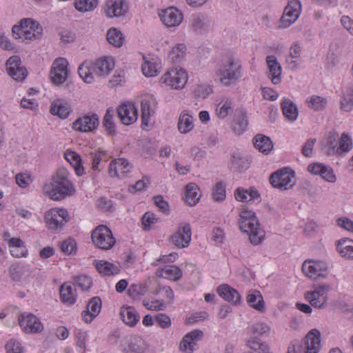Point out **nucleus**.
I'll return each mask as SVG.
<instances>
[{
	"label": "nucleus",
	"instance_id": "nucleus-1",
	"mask_svg": "<svg viewBox=\"0 0 353 353\" xmlns=\"http://www.w3.org/2000/svg\"><path fill=\"white\" fill-rule=\"evenodd\" d=\"M68 176L69 172L65 168H59L53 178V182L43 185V193L55 201L72 195L75 192V189Z\"/></svg>",
	"mask_w": 353,
	"mask_h": 353
},
{
	"label": "nucleus",
	"instance_id": "nucleus-2",
	"mask_svg": "<svg viewBox=\"0 0 353 353\" xmlns=\"http://www.w3.org/2000/svg\"><path fill=\"white\" fill-rule=\"evenodd\" d=\"M239 225L240 230L249 234L250 243L254 245L260 244L265 238V232L261 228L255 213L245 205L239 209Z\"/></svg>",
	"mask_w": 353,
	"mask_h": 353
},
{
	"label": "nucleus",
	"instance_id": "nucleus-3",
	"mask_svg": "<svg viewBox=\"0 0 353 353\" xmlns=\"http://www.w3.org/2000/svg\"><path fill=\"white\" fill-rule=\"evenodd\" d=\"M114 68V59L111 57H102L94 63L85 61L78 68L80 77L87 83L94 81V76L106 77Z\"/></svg>",
	"mask_w": 353,
	"mask_h": 353
},
{
	"label": "nucleus",
	"instance_id": "nucleus-4",
	"mask_svg": "<svg viewBox=\"0 0 353 353\" xmlns=\"http://www.w3.org/2000/svg\"><path fill=\"white\" fill-rule=\"evenodd\" d=\"M241 75V61L232 56L223 60L215 72L216 80L224 86L234 85Z\"/></svg>",
	"mask_w": 353,
	"mask_h": 353
},
{
	"label": "nucleus",
	"instance_id": "nucleus-5",
	"mask_svg": "<svg viewBox=\"0 0 353 353\" xmlns=\"http://www.w3.org/2000/svg\"><path fill=\"white\" fill-rule=\"evenodd\" d=\"M320 338V332L316 329H312L306 334L303 343L297 339L292 341L288 346V352L299 353L305 349V353H318L321 347Z\"/></svg>",
	"mask_w": 353,
	"mask_h": 353
},
{
	"label": "nucleus",
	"instance_id": "nucleus-6",
	"mask_svg": "<svg viewBox=\"0 0 353 353\" xmlns=\"http://www.w3.org/2000/svg\"><path fill=\"white\" fill-rule=\"evenodd\" d=\"M320 338V332L316 329H312L306 334L303 343L297 339L292 341L288 346V352L299 353L305 349V353H318L321 347Z\"/></svg>",
	"mask_w": 353,
	"mask_h": 353
},
{
	"label": "nucleus",
	"instance_id": "nucleus-7",
	"mask_svg": "<svg viewBox=\"0 0 353 353\" xmlns=\"http://www.w3.org/2000/svg\"><path fill=\"white\" fill-rule=\"evenodd\" d=\"M272 185L281 190L292 188L296 183L294 172L288 168H284L274 173L270 177Z\"/></svg>",
	"mask_w": 353,
	"mask_h": 353
},
{
	"label": "nucleus",
	"instance_id": "nucleus-8",
	"mask_svg": "<svg viewBox=\"0 0 353 353\" xmlns=\"http://www.w3.org/2000/svg\"><path fill=\"white\" fill-rule=\"evenodd\" d=\"M93 243L101 250H109L115 244L116 240L112 231L105 225L97 226L92 233Z\"/></svg>",
	"mask_w": 353,
	"mask_h": 353
},
{
	"label": "nucleus",
	"instance_id": "nucleus-9",
	"mask_svg": "<svg viewBox=\"0 0 353 353\" xmlns=\"http://www.w3.org/2000/svg\"><path fill=\"white\" fill-rule=\"evenodd\" d=\"M331 290V286L327 283L316 285L313 291L307 292L305 297L312 306L316 308H323L327 301V293Z\"/></svg>",
	"mask_w": 353,
	"mask_h": 353
},
{
	"label": "nucleus",
	"instance_id": "nucleus-10",
	"mask_svg": "<svg viewBox=\"0 0 353 353\" xmlns=\"http://www.w3.org/2000/svg\"><path fill=\"white\" fill-rule=\"evenodd\" d=\"M161 80L172 89H182L188 81V74L182 68H174L165 73Z\"/></svg>",
	"mask_w": 353,
	"mask_h": 353
},
{
	"label": "nucleus",
	"instance_id": "nucleus-11",
	"mask_svg": "<svg viewBox=\"0 0 353 353\" xmlns=\"http://www.w3.org/2000/svg\"><path fill=\"white\" fill-rule=\"evenodd\" d=\"M69 219L68 213L63 208H52L45 214L47 226L52 230L61 229Z\"/></svg>",
	"mask_w": 353,
	"mask_h": 353
},
{
	"label": "nucleus",
	"instance_id": "nucleus-12",
	"mask_svg": "<svg viewBox=\"0 0 353 353\" xmlns=\"http://www.w3.org/2000/svg\"><path fill=\"white\" fill-rule=\"evenodd\" d=\"M192 230L188 223H179L176 231L170 237V242L179 249L187 248L191 241Z\"/></svg>",
	"mask_w": 353,
	"mask_h": 353
},
{
	"label": "nucleus",
	"instance_id": "nucleus-13",
	"mask_svg": "<svg viewBox=\"0 0 353 353\" xmlns=\"http://www.w3.org/2000/svg\"><path fill=\"white\" fill-rule=\"evenodd\" d=\"M301 12V3L299 0H288L280 20L281 28H288L299 17Z\"/></svg>",
	"mask_w": 353,
	"mask_h": 353
},
{
	"label": "nucleus",
	"instance_id": "nucleus-14",
	"mask_svg": "<svg viewBox=\"0 0 353 353\" xmlns=\"http://www.w3.org/2000/svg\"><path fill=\"white\" fill-rule=\"evenodd\" d=\"M305 275L311 279L325 278L327 275V265L323 261H305L302 265Z\"/></svg>",
	"mask_w": 353,
	"mask_h": 353
},
{
	"label": "nucleus",
	"instance_id": "nucleus-15",
	"mask_svg": "<svg viewBox=\"0 0 353 353\" xmlns=\"http://www.w3.org/2000/svg\"><path fill=\"white\" fill-rule=\"evenodd\" d=\"M19 324L23 331L27 334L41 332L43 330V324L38 317L28 312H23L19 316Z\"/></svg>",
	"mask_w": 353,
	"mask_h": 353
},
{
	"label": "nucleus",
	"instance_id": "nucleus-16",
	"mask_svg": "<svg viewBox=\"0 0 353 353\" xmlns=\"http://www.w3.org/2000/svg\"><path fill=\"white\" fill-rule=\"evenodd\" d=\"M68 62L65 58H58L52 63L50 79L57 85L62 84L68 78Z\"/></svg>",
	"mask_w": 353,
	"mask_h": 353
},
{
	"label": "nucleus",
	"instance_id": "nucleus-17",
	"mask_svg": "<svg viewBox=\"0 0 353 353\" xmlns=\"http://www.w3.org/2000/svg\"><path fill=\"white\" fill-rule=\"evenodd\" d=\"M163 23L168 28L179 26L183 19L182 12L174 7H170L159 13Z\"/></svg>",
	"mask_w": 353,
	"mask_h": 353
},
{
	"label": "nucleus",
	"instance_id": "nucleus-18",
	"mask_svg": "<svg viewBox=\"0 0 353 353\" xmlns=\"http://www.w3.org/2000/svg\"><path fill=\"white\" fill-rule=\"evenodd\" d=\"M103 10L108 17H119L125 14L128 6L124 0H106Z\"/></svg>",
	"mask_w": 353,
	"mask_h": 353
},
{
	"label": "nucleus",
	"instance_id": "nucleus-19",
	"mask_svg": "<svg viewBox=\"0 0 353 353\" xmlns=\"http://www.w3.org/2000/svg\"><path fill=\"white\" fill-rule=\"evenodd\" d=\"M99 125V117L97 114L85 115L79 118L72 123V128L75 130L88 132L96 129Z\"/></svg>",
	"mask_w": 353,
	"mask_h": 353
},
{
	"label": "nucleus",
	"instance_id": "nucleus-20",
	"mask_svg": "<svg viewBox=\"0 0 353 353\" xmlns=\"http://www.w3.org/2000/svg\"><path fill=\"white\" fill-rule=\"evenodd\" d=\"M123 351L125 353H150L146 341L138 336H130L126 340Z\"/></svg>",
	"mask_w": 353,
	"mask_h": 353
},
{
	"label": "nucleus",
	"instance_id": "nucleus-21",
	"mask_svg": "<svg viewBox=\"0 0 353 353\" xmlns=\"http://www.w3.org/2000/svg\"><path fill=\"white\" fill-rule=\"evenodd\" d=\"M203 333L199 330H194L186 334L180 342L179 348L182 352L191 353L195 349L197 341L202 339Z\"/></svg>",
	"mask_w": 353,
	"mask_h": 353
},
{
	"label": "nucleus",
	"instance_id": "nucleus-22",
	"mask_svg": "<svg viewBox=\"0 0 353 353\" xmlns=\"http://www.w3.org/2000/svg\"><path fill=\"white\" fill-rule=\"evenodd\" d=\"M117 114L121 121L124 125H130L134 123L138 118L137 108L133 103H123L117 109Z\"/></svg>",
	"mask_w": 353,
	"mask_h": 353
},
{
	"label": "nucleus",
	"instance_id": "nucleus-23",
	"mask_svg": "<svg viewBox=\"0 0 353 353\" xmlns=\"http://www.w3.org/2000/svg\"><path fill=\"white\" fill-rule=\"evenodd\" d=\"M132 166L128 160L121 158L110 162L108 172L112 177L123 178L130 172Z\"/></svg>",
	"mask_w": 353,
	"mask_h": 353
},
{
	"label": "nucleus",
	"instance_id": "nucleus-24",
	"mask_svg": "<svg viewBox=\"0 0 353 353\" xmlns=\"http://www.w3.org/2000/svg\"><path fill=\"white\" fill-rule=\"evenodd\" d=\"M269 75L272 83L277 85L281 82L282 68L275 55H268L265 58Z\"/></svg>",
	"mask_w": 353,
	"mask_h": 353
},
{
	"label": "nucleus",
	"instance_id": "nucleus-25",
	"mask_svg": "<svg viewBox=\"0 0 353 353\" xmlns=\"http://www.w3.org/2000/svg\"><path fill=\"white\" fill-rule=\"evenodd\" d=\"M248 124L247 113L243 109H237L235 111L234 119L231 124L233 132L240 135L246 130Z\"/></svg>",
	"mask_w": 353,
	"mask_h": 353
},
{
	"label": "nucleus",
	"instance_id": "nucleus-26",
	"mask_svg": "<svg viewBox=\"0 0 353 353\" xmlns=\"http://www.w3.org/2000/svg\"><path fill=\"white\" fill-rule=\"evenodd\" d=\"M307 169L310 172L320 175L327 182L334 183L336 181V176L334 174L332 169L329 166L316 163L309 165Z\"/></svg>",
	"mask_w": 353,
	"mask_h": 353
},
{
	"label": "nucleus",
	"instance_id": "nucleus-27",
	"mask_svg": "<svg viewBox=\"0 0 353 353\" xmlns=\"http://www.w3.org/2000/svg\"><path fill=\"white\" fill-rule=\"evenodd\" d=\"M210 26V20L203 14H194L190 19L191 29L198 34H205Z\"/></svg>",
	"mask_w": 353,
	"mask_h": 353
},
{
	"label": "nucleus",
	"instance_id": "nucleus-28",
	"mask_svg": "<svg viewBox=\"0 0 353 353\" xmlns=\"http://www.w3.org/2000/svg\"><path fill=\"white\" fill-rule=\"evenodd\" d=\"M119 315L123 322L130 327L135 326L140 319L139 313L132 306L123 305Z\"/></svg>",
	"mask_w": 353,
	"mask_h": 353
},
{
	"label": "nucleus",
	"instance_id": "nucleus-29",
	"mask_svg": "<svg viewBox=\"0 0 353 353\" xmlns=\"http://www.w3.org/2000/svg\"><path fill=\"white\" fill-rule=\"evenodd\" d=\"M339 144V134L336 131H331L327 137L322 141V150L329 156L337 155V146Z\"/></svg>",
	"mask_w": 353,
	"mask_h": 353
},
{
	"label": "nucleus",
	"instance_id": "nucleus-30",
	"mask_svg": "<svg viewBox=\"0 0 353 353\" xmlns=\"http://www.w3.org/2000/svg\"><path fill=\"white\" fill-rule=\"evenodd\" d=\"M235 199L241 202L261 201V196L258 190L254 188L248 190L243 188H238L234 192Z\"/></svg>",
	"mask_w": 353,
	"mask_h": 353
},
{
	"label": "nucleus",
	"instance_id": "nucleus-31",
	"mask_svg": "<svg viewBox=\"0 0 353 353\" xmlns=\"http://www.w3.org/2000/svg\"><path fill=\"white\" fill-rule=\"evenodd\" d=\"M217 293L224 300L238 305L241 303L239 293L228 284H222L217 288Z\"/></svg>",
	"mask_w": 353,
	"mask_h": 353
},
{
	"label": "nucleus",
	"instance_id": "nucleus-32",
	"mask_svg": "<svg viewBox=\"0 0 353 353\" xmlns=\"http://www.w3.org/2000/svg\"><path fill=\"white\" fill-rule=\"evenodd\" d=\"M71 112V107L68 101L63 99H56L51 103L50 113L59 118L66 119Z\"/></svg>",
	"mask_w": 353,
	"mask_h": 353
},
{
	"label": "nucleus",
	"instance_id": "nucleus-33",
	"mask_svg": "<svg viewBox=\"0 0 353 353\" xmlns=\"http://www.w3.org/2000/svg\"><path fill=\"white\" fill-rule=\"evenodd\" d=\"M22 24L26 26V32L30 33V38H23V41H32L33 39H39L41 37L43 33V28L36 21L32 19H22Z\"/></svg>",
	"mask_w": 353,
	"mask_h": 353
},
{
	"label": "nucleus",
	"instance_id": "nucleus-34",
	"mask_svg": "<svg viewBox=\"0 0 353 353\" xmlns=\"http://www.w3.org/2000/svg\"><path fill=\"white\" fill-rule=\"evenodd\" d=\"M156 274L159 277L176 281L181 278L182 271L178 266L168 265L161 269H158Z\"/></svg>",
	"mask_w": 353,
	"mask_h": 353
},
{
	"label": "nucleus",
	"instance_id": "nucleus-35",
	"mask_svg": "<svg viewBox=\"0 0 353 353\" xmlns=\"http://www.w3.org/2000/svg\"><path fill=\"white\" fill-rule=\"evenodd\" d=\"M246 299L248 305L256 310L261 312L265 311V302L259 291L256 290H250Z\"/></svg>",
	"mask_w": 353,
	"mask_h": 353
},
{
	"label": "nucleus",
	"instance_id": "nucleus-36",
	"mask_svg": "<svg viewBox=\"0 0 353 353\" xmlns=\"http://www.w3.org/2000/svg\"><path fill=\"white\" fill-rule=\"evenodd\" d=\"M154 99L152 98L142 99L141 102L142 125L148 126L150 117L154 114Z\"/></svg>",
	"mask_w": 353,
	"mask_h": 353
},
{
	"label": "nucleus",
	"instance_id": "nucleus-37",
	"mask_svg": "<svg viewBox=\"0 0 353 353\" xmlns=\"http://www.w3.org/2000/svg\"><path fill=\"white\" fill-rule=\"evenodd\" d=\"M10 252L14 257L26 256L28 250L23 241L19 238H11L8 241Z\"/></svg>",
	"mask_w": 353,
	"mask_h": 353
},
{
	"label": "nucleus",
	"instance_id": "nucleus-38",
	"mask_svg": "<svg viewBox=\"0 0 353 353\" xmlns=\"http://www.w3.org/2000/svg\"><path fill=\"white\" fill-rule=\"evenodd\" d=\"M254 147L261 152L268 154L273 148V143L270 137L258 134L253 139Z\"/></svg>",
	"mask_w": 353,
	"mask_h": 353
},
{
	"label": "nucleus",
	"instance_id": "nucleus-39",
	"mask_svg": "<svg viewBox=\"0 0 353 353\" xmlns=\"http://www.w3.org/2000/svg\"><path fill=\"white\" fill-rule=\"evenodd\" d=\"M302 48L300 43H294L290 50L289 57L286 59L288 68L295 70L299 64V60L301 56Z\"/></svg>",
	"mask_w": 353,
	"mask_h": 353
},
{
	"label": "nucleus",
	"instance_id": "nucleus-40",
	"mask_svg": "<svg viewBox=\"0 0 353 353\" xmlns=\"http://www.w3.org/2000/svg\"><path fill=\"white\" fill-rule=\"evenodd\" d=\"M60 296L63 303L70 305H73L77 300L74 289L71 284L68 283H65L61 286Z\"/></svg>",
	"mask_w": 353,
	"mask_h": 353
},
{
	"label": "nucleus",
	"instance_id": "nucleus-41",
	"mask_svg": "<svg viewBox=\"0 0 353 353\" xmlns=\"http://www.w3.org/2000/svg\"><path fill=\"white\" fill-rule=\"evenodd\" d=\"M199 188L194 183H190L185 186V202L190 206L195 205L200 199Z\"/></svg>",
	"mask_w": 353,
	"mask_h": 353
},
{
	"label": "nucleus",
	"instance_id": "nucleus-42",
	"mask_svg": "<svg viewBox=\"0 0 353 353\" xmlns=\"http://www.w3.org/2000/svg\"><path fill=\"white\" fill-rule=\"evenodd\" d=\"M283 115L290 121L296 120L299 114L296 105L290 99H284L281 103Z\"/></svg>",
	"mask_w": 353,
	"mask_h": 353
},
{
	"label": "nucleus",
	"instance_id": "nucleus-43",
	"mask_svg": "<svg viewBox=\"0 0 353 353\" xmlns=\"http://www.w3.org/2000/svg\"><path fill=\"white\" fill-rule=\"evenodd\" d=\"M194 127L193 118L186 111L183 112L179 119L178 129L181 133L187 134Z\"/></svg>",
	"mask_w": 353,
	"mask_h": 353
},
{
	"label": "nucleus",
	"instance_id": "nucleus-44",
	"mask_svg": "<svg viewBox=\"0 0 353 353\" xmlns=\"http://www.w3.org/2000/svg\"><path fill=\"white\" fill-rule=\"evenodd\" d=\"M246 346L258 353H265L270 350V346L265 342L252 335L247 340Z\"/></svg>",
	"mask_w": 353,
	"mask_h": 353
},
{
	"label": "nucleus",
	"instance_id": "nucleus-45",
	"mask_svg": "<svg viewBox=\"0 0 353 353\" xmlns=\"http://www.w3.org/2000/svg\"><path fill=\"white\" fill-rule=\"evenodd\" d=\"M96 268L100 274L104 276L114 275L120 272L119 268L116 265L107 261L97 262Z\"/></svg>",
	"mask_w": 353,
	"mask_h": 353
},
{
	"label": "nucleus",
	"instance_id": "nucleus-46",
	"mask_svg": "<svg viewBox=\"0 0 353 353\" xmlns=\"http://www.w3.org/2000/svg\"><path fill=\"white\" fill-rule=\"evenodd\" d=\"M337 250L343 257L353 259V241L345 239L339 241Z\"/></svg>",
	"mask_w": 353,
	"mask_h": 353
},
{
	"label": "nucleus",
	"instance_id": "nucleus-47",
	"mask_svg": "<svg viewBox=\"0 0 353 353\" xmlns=\"http://www.w3.org/2000/svg\"><path fill=\"white\" fill-rule=\"evenodd\" d=\"M352 148V142L350 136L345 132L342 133L341 138H339L337 146V155L343 156L350 152Z\"/></svg>",
	"mask_w": 353,
	"mask_h": 353
},
{
	"label": "nucleus",
	"instance_id": "nucleus-48",
	"mask_svg": "<svg viewBox=\"0 0 353 353\" xmlns=\"http://www.w3.org/2000/svg\"><path fill=\"white\" fill-rule=\"evenodd\" d=\"M65 157L74 168L77 175L81 176L83 174V168L81 164L80 156L75 152L69 151L65 154Z\"/></svg>",
	"mask_w": 353,
	"mask_h": 353
},
{
	"label": "nucleus",
	"instance_id": "nucleus-49",
	"mask_svg": "<svg viewBox=\"0 0 353 353\" xmlns=\"http://www.w3.org/2000/svg\"><path fill=\"white\" fill-rule=\"evenodd\" d=\"M161 69V63L152 61H145L141 66V70L145 77H152L158 74Z\"/></svg>",
	"mask_w": 353,
	"mask_h": 353
},
{
	"label": "nucleus",
	"instance_id": "nucleus-50",
	"mask_svg": "<svg viewBox=\"0 0 353 353\" xmlns=\"http://www.w3.org/2000/svg\"><path fill=\"white\" fill-rule=\"evenodd\" d=\"M107 40L111 45L119 48L123 43L124 37L119 30L111 28L107 32Z\"/></svg>",
	"mask_w": 353,
	"mask_h": 353
},
{
	"label": "nucleus",
	"instance_id": "nucleus-51",
	"mask_svg": "<svg viewBox=\"0 0 353 353\" xmlns=\"http://www.w3.org/2000/svg\"><path fill=\"white\" fill-rule=\"evenodd\" d=\"M185 52L186 46L183 43H179L172 48L168 57L172 62L179 63L183 60Z\"/></svg>",
	"mask_w": 353,
	"mask_h": 353
},
{
	"label": "nucleus",
	"instance_id": "nucleus-52",
	"mask_svg": "<svg viewBox=\"0 0 353 353\" xmlns=\"http://www.w3.org/2000/svg\"><path fill=\"white\" fill-rule=\"evenodd\" d=\"M27 271L26 266L20 263H14L9 268V274L13 281L19 282Z\"/></svg>",
	"mask_w": 353,
	"mask_h": 353
},
{
	"label": "nucleus",
	"instance_id": "nucleus-53",
	"mask_svg": "<svg viewBox=\"0 0 353 353\" xmlns=\"http://www.w3.org/2000/svg\"><path fill=\"white\" fill-rule=\"evenodd\" d=\"M114 110L112 108L107 109L103 117V125L108 133L112 136L116 134L115 124L113 121Z\"/></svg>",
	"mask_w": 353,
	"mask_h": 353
},
{
	"label": "nucleus",
	"instance_id": "nucleus-54",
	"mask_svg": "<svg viewBox=\"0 0 353 353\" xmlns=\"http://www.w3.org/2000/svg\"><path fill=\"white\" fill-rule=\"evenodd\" d=\"M74 6L79 12H90L97 7L98 0H75Z\"/></svg>",
	"mask_w": 353,
	"mask_h": 353
},
{
	"label": "nucleus",
	"instance_id": "nucleus-55",
	"mask_svg": "<svg viewBox=\"0 0 353 353\" xmlns=\"http://www.w3.org/2000/svg\"><path fill=\"white\" fill-rule=\"evenodd\" d=\"M307 103L310 108L319 111L325 108L327 101L323 97L313 95L307 99Z\"/></svg>",
	"mask_w": 353,
	"mask_h": 353
},
{
	"label": "nucleus",
	"instance_id": "nucleus-56",
	"mask_svg": "<svg viewBox=\"0 0 353 353\" xmlns=\"http://www.w3.org/2000/svg\"><path fill=\"white\" fill-rule=\"evenodd\" d=\"M340 108L345 112H350L353 108V90L348 89L343 94L340 101Z\"/></svg>",
	"mask_w": 353,
	"mask_h": 353
},
{
	"label": "nucleus",
	"instance_id": "nucleus-57",
	"mask_svg": "<svg viewBox=\"0 0 353 353\" xmlns=\"http://www.w3.org/2000/svg\"><path fill=\"white\" fill-rule=\"evenodd\" d=\"M250 331L252 336H268L270 332V327L265 323L256 322L250 327Z\"/></svg>",
	"mask_w": 353,
	"mask_h": 353
},
{
	"label": "nucleus",
	"instance_id": "nucleus-58",
	"mask_svg": "<svg viewBox=\"0 0 353 353\" xmlns=\"http://www.w3.org/2000/svg\"><path fill=\"white\" fill-rule=\"evenodd\" d=\"M212 199L214 201L221 202L226 196L225 185L223 182H218L212 189Z\"/></svg>",
	"mask_w": 353,
	"mask_h": 353
},
{
	"label": "nucleus",
	"instance_id": "nucleus-59",
	"mask_svg": "<svg viewBox=\"0 0 353 353\" xmlns=\"http://www.w3.org/2000/svg\"><path fill=\"white\" fill-rule=\"evenodd\" d=\"M230 168L241 172L246 167V161L240 154H234L230 160Z\"/></svg>",
	"mask_w": 353,
	"mask_h": 353
},
{
	"label": "nucleus",
	"instance_id": "nucleus-60",
	"mask_svg": "<svg viewBox=\"0 0 353 353\" xmlns=\"http://www.w3.org/2000/svg\"><path fill=\"white\" fill-rule=\"evenodd\" d=\"M146 286L143 284H132L128 290L129 296L133 299H139L146 293Z\"/></svg>",
	"mask_w": 353,
	"mask_h": 353
},
{
	"label": "nucleus",
	"instance_id": "nucleus-61",
	"mask_svg": "<svg viewBox=\"0 0 353 353\" xmlns=\"http://www.w3.org/2000/svg\"><path fill=\"white\" fill-rule=\"evenodd\" d=\"M76 285L79 287L82 291H88L92 285V279L86 275H79L74 278Z\"/></svg>",
	"mask_w": 353,
	"mask_h": 353
},
{
	"label": "nucleus",
	"instance_id": "nucleus-62",
	"mask_svg": "<svg viewBox=\"0 0 353 353\" xmlns=\"http://www.w3.org/2000/svg\"><path fill=\"white\" fill-rule=\"evenodd\" d=\"M21 64V58L19 56H12L6 61V68L10 76H15L14 70H17Z\"/></svg>",
	"mask_w": 353,
	"mask_h": 353
},
{
	"label": "nucleus",
	"instance_id": "nucleus-63",
	"mask_svg": "<svg viewBox=\"0 0 353 353\" xmlns=\"http://www.w3.org/2000/svg\"><path fill=\"white\" fill-rule=\"evenodd\" d=\"M232 110V102L231 100H226L222 105L219 103L216 108L217 115L221 119L226 117Z\"/></svg>",
	"mask_w": 353,
	"mask_h": 353
},
{
	"label": "nucleus",
	"instance_id": "nucleus-64",
	"mask_svg": "<svg viewBox=\"0 0 353 353\" xmlns=\"http://www.w3.org/2000/svg\"><path fill=\"white\" fill-rule=\"evenodd\" d=\"M87 310L97 316L101 310V299L99 296L92 297L88 303Z\"/></svg>",
	"mask_w": 353,
	"mask_h": 353
}]
</instances>
